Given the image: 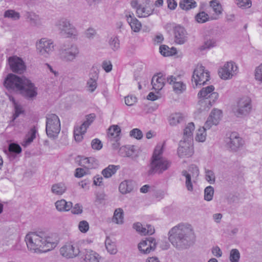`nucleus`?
I'll use <instances>...</instances> for the list:
<instances>
[{
  "instance_id": "f257e3e1",
  "label": "nucleus",
  "mask_w": 262,
  "mask_h": 262,
  "mask_svg": "<svg viewBox=\"0 0 262 262\" xmlns=\"http://www.w3.org/2000/svg\"><path fill=\"white\" fill-rule=\"evenodd\" d=\"M169 235L171 244L180 250L188 248L194 240V232L189 224H179L169 231Z\"/></svg>"
},
{
  "instance_id": "f03ea898",
  "label": "nucleus",
  "mask_w": 262,
  "mask_h": 262,
  "mask_svg": "<svg viewBox=\"0 0 262 262\" xmlns=\"http://www.w3.org/2000/svg\"><path fill=\"white\" fill-rule=\"evenodd\" d=\"M4 86L8 90L19 92L28 99H32L37 95V88L31 80L24 76L19 77L9 74L4 82Z\"/></svg>"
},
{
  "instance_id": "7ed1b4c3",
  "label": "nucleus",
  "mask_w": 262,
  "mask_h": 262,
  "mask_svg": "<svg viewBox=\"0 0 262 262\" xmlns=\"http://www.w3.org/2000/svg\"><path fill=\"white\" fill-rule=\"evenodd\" d=\"M28 248L34 252L45 253L55 248L57 241L50 236H45L42 232H30L25 237Z\"/></svg>"
},
{
  "instance_id": "20e7f679",
  "label": "nucleus",
  "mask_w": 262,
  "mask_h": 262,
  "mask_svg": "<svg viewBox=\"0 0 262 262\" xmlns=\"http://www.w3.org/2000/svg\"><path fill=\"white\" fill-rule=\"evenodd\" d=\"M163 145H157L150 160L149 169L147 171L148 176H152L155 174H161L170 167L171 161L163 157Z\"/></svg>"
},
{
  "instance_id": "39448f33",
  "label": "nucleus",
  "mask_w": 262,
  "mask_h": 262,
  "mask_svg": "<svg viewBox=\"0 0 262 262\" xmlns=\"http://www.w3.org/2000/svg\"><path fill=\"white\" fill-rule=\"evenodd\" d=\"M80 50L78 46L74 43L63 44L58 50V57L64 62L74 61L79 56Z\"/></svg>"
},
{
  "instance_id": "423d86ee",
  "label": "nucleus",
  "mask_w": 262,
  "mask_h": 262,
  "mask_svg": "<svg viewBox=\"0 0 262 262\" xmlns=\"http://www.w3.org/2000/svg\"><path fill=\"white\" fill-rule=\"evenodd\" d=\"M55 26L61 35L74 39L77 38L78 36V31L69 19L66 18H61L57 20Z\"/></svg>"
},
{
  "instance_id": "0eeeda50",
  "label": "nucleus",
  "mask_w": 262,
  "mask_h": 262,
  "mask_svg": "<svg viewBox=\"0 0 262 262\" xmlns=\"http://www.w3.org/2000/svg\"><path fill=\"white\" fill-rule=\"evenodd\" d=\"M252 107L251 98L247 96L239 98L233 108V112L237 117L241 118L248 115Z\"/></svg>"
},
{
  "instance_id": "6e6552de",
  "label": "nucleus",
  "mask_w": 262,
  "mask_h": 262,
  "mask_svg": "<svg viewBox=\"0 0 262 262\" xmlns=\"http://www.w3.org/2000/svg\"><path fill=\"white\" fill-rule=\"evenodd\" d=\"M46 131L50 138L56 139L60 131V122L58 117L54 114L46 116Z\"/></svg>"
},
{
  "instance_id": "1a4fd4ad",
  "label": "nucleus",
  "mask_w": 262,
  "mask_h": 262,
  "mask_svg": "<svg viewBox=\"0 0 262 262\" xmlns=\"http://www.w3.org/2000/svg\"><path fill=\"white\" fill-rule=\"evenodd\" d=\"M209 73L202 65L198 64L194 70L192 82L194 88L198 85H204L209 80Z\"/></svg>"
},
{
  "instance_id": "9d476101",
  "label": "nucleus",
  "mask_w": 262,
  "mask_h": 262,
  "mask_svg": "<svg viewBox=\"0 0 262 262\" xmlns=\"http://www.w3.org/2000/svg\"><path fill=\"white\" fill-rule=\"evenodd\" d=\"M225 142L228 149L233 152L239 150L244 144V141L236 132H232L228 135Z\"/></svg>"
},
{
  "instance_id": "9b49d317",
  "label": "nucleus",
  "mask_w": 262,
  "mask_h": 262,
  "mask_svg": "<svg viewBox=\"0 0 262 262\" xmlns=\"http://www.w3.org/2000/svg\"><path fill=\"white\" fill-rule=\"evenodd\" d=\"M36 46L37 53L44 57H48L54 50L53 41L46 38H41Z\"/></svg>"
},
{
  "instance_id": "f8f14e48",
  "label": "nucleus",
  "mask_w": 262,
  "mask_h": 262,
  "mask_svg": "<svg viewBox=\"0 0 262 262\" xmlns=\"http://www.w3.org/2000/svg\"><path fill=\"white\" fill-rule=\"evenodd\" d=\"M96 118L95 114H90L85 116V121L79 127H75L74 131L75 139L77 142H80L83 139V135L85 134L87 128L94 121Z\"/></svg>"
},
{
  "instance_id": "ddd939ff",
  "label": "nucleus",
  "mask_w": 262,
  "mask_h": 262,
  "mask_svg": "<svg viewBox=\"0 0 262 262\" xmlns=\"http://www.w3.org/2000/svg\"><path fill=\"white\" fill-rule=\"evenodd\" d=\"M237 70V67L232 61L227 62L224 66L219 70V76L224 80L231 79Z\"/></svg>"
},
{
  "instance_id": "4468645a",
  "label": "nucleus",
  "mask_w": 262,
  "mask_h": 262,
  "mask_svg": "<svg viewBox=\"0 0 262 262\" xmlns=\"http://www.w3.org/2000/svg\"><path fill=\"white\" fill-rule=\"evenodd\" d=\"M8 61L10 69L14 73L22 74L26 70L25 63L20 57L16 56H11L9 57Z\"/></svg>"
},
{
  "instance_id": "2eb2a0df",
  "label": "nucleus",
  "mask_w": 262,
  "mask_h": 262,
  "mask_svg": "<svg viewBox=\"0 0 262 262\" xmlns=\"http://www.w3.org/2000/svg\"><path fill=\"white\" fill-rule=\"evenodd\" d=\"M154 6L150 0H145L143 4L137 9L136 14L139 18H145L153 14Z\"/></svg>"
},
{
  "instance_id": "dca6fc26",
  "label": "nucleus",
  "mask_w": 262,
  "mask_h": 262,
  "mask_svg": "<svg viewBox=\"0 0 262 262\" xmlns=\"http://www.w3.org/2000/svg\"><path fill=\"white\" fill-rule=\"evenodd\" d=\"M210 98L200 99L197 104V108L199 113L208 111L214 102L218 99V93H213L210 95Z\"/></svg>"
},
{
  "instance_id": "f3484780",
  "label": "nucleus",
  "mask_w": 262,
  "mask_h": 262,
  "mask_svg": "<svg viewBox=\"0 0 262 262\" xmlns=\"http://www.w3.org/2000/svg\"><path fill=\"white\" fill-rule=\"evenodd\" d=\"M156 246V239L153 237H150L142 241L138 245V249L142 253L148 254L151 251L155 250Z\"/></svg>"
},
{
  "instance_id": "a211bd4d",
  "label": "nucleus",
  "mask_w": 262,
  "mask_h": 262,
  "mask_svg": "<svg viewBox=\"0 0 262 262\" xmlns=\"http://www.w3.org/2000/svg\"><path fill=\"white\" fill-rule=\"evenodd\" d=\"M89 79L86 82L88 91L93 93L97 88V80L99 77V70L93 67L89 74Z\"/></svg>"
},
{
  "instance_id": "6ab92c4d",
  "label": "nucleus",
  "mask_w": 262,
  "mask_h": 262,
  "mask_svg": "<svg viewBox=\"0 0 262 262\" xmlns=\"http://www.w3.org/2000/svg\"><path fill=\"white\" fill-rule=\"evenodd\" d=\"M80 252L77 246L70 244L62 246L60 249V254L68 258H72L77 256Z\"/></svg>"
},
{
  "instance_id": "aec40b11",
  "label": "nucleus",
  "mask_w": 262,
  "mask_h": 262,
  "mask_svg": "<svg viewBox=\"0 0 262 262\" xmlns=\"http://www.w3.org/2000/svg\"><path fill=\"white\" fill-rule=\"evenodd\" d=\"M125 16L132 30L136 33L139 32L141 29L142 24L135 17L134 13L131 11H126L125 13Z\"/></svg>"
},
{
  "instance_id": "412c9836",
  "label": "nucleus",
  "mask_w": 262,
  "mask_h": 262,
  "mask_svg": "<svg viewBox=\"0 0 262 262\" xmlns=\"http://www.w3.org/2000/svg\"><path fill=\"white\" fill-rule=\"evenodd\" d=\"M174 41L180 45L184 43L187 39V33L184 27L177 25L173 29Z\"/></svg>"
},
{
  "instance_id": "4be33fe9",
  "label": "nucleus",
  "mask_w": 262,
  "mask_h": 262,
  "mask_svg": "<svg viewBox=\"0 0 262 262\" xmlns=\"http://www.w3.org/2000/svg\"><path fill=\"white\" fill-rule=\"evenodd\" d=\"M190 145L191 141L186 140L185 139L183 141H180L179 147L178 148V154L179 157L191 156L192 151Z\"/></svg>"
},
{
  "instance_id": "5701e85b",
  "label": "nucleus",
  "mask_w": 262,
  "mask_h": 262,
  "mask_svg": "<svg viewBox=\"0 0 262 262\" xmlns=\"http://www.w3.org/2000/svg\"><path fill=\"white\" fill-rule=\"evenodd\" d=\"M79 165L84 167L85 169H90L96 168L98 166V161L93 157H79Z\"/></svg>"
},
{
  "instance_id": "b1692460",
  "label": "nucleus",
  "mask_w": 262,
  "mask_h": 262,
  "mask_svg": "<svg viewBox=\"0 0 262 262\" xmlns=\"http://www.w3.org/2000/svg\"><path fill=\"white\" fill-rule=\"evenodd\" d=\"M167 81L169 84H173V91L178 93H182L186 89V85L182 81H178V78L170 76L167 78Z\"/></svg>"
},
{
  "instance_id": "393cba45",
  "label": "nucleus",
  "mask_w": 262,
  "mask_h": 262,
  "mask_svg": "<svg viewBox=\"0 0 262 262\" xmlns=\"http://www.w3.org/2000/svg\"><path fill=\"white\" fill-rule=\"evenodd\" d=\"M24 17L26 21L32 26H39L41 24L40 17L33 12H25Z\"/></svg>"
},
{
  "instance_id": "a878e982",
  "label": "nucleus",
  "mask_w": 262,
  "mask_h": 262,
  "mask_svg": "<svg viewBox=\"0 0 262 262\" xmlns=\"http://www.w3.org/2000/svg\"><path fill=\"white\" fill-rule=\"evenodd\" d=\"M83 254L85 262H100L101 257L97 253L92 250L85 249Z\"/></svg>"
},
{
  "instance_id": "bb28decb",
  "label": "nucleus",
  "mask_w": 262,
  "mask_h": 262,
  "mask_svg": "<svg viewBox=\"0 0 262 262\" xmlns=\"http://www.w3.org/2000/svg\"><path fill=\"white\" fill-rule=\"evenodd\" d=\"M159 74L158 76L155 75L151 80V84L152 89L156 91L159 92L164 85L165 78L162 76H160Z\"/></svg>"
},
{
  "instance_id": "cd10ccee",
  "label": "nucleus",
  "mask_w": 262,
  "mask_h": 262,
  "mask_svg": "<svg viewBox=\"0 0 262 262\" xmlns=\"http://www.w3.org/2000/svg\"><path fill=\"white\" fill-rule=\"evenodd\" d=\"M55 205L56 208L59 211H68L73 206L72 202H67L64 199L56 201Z\"/></svg>"
},
{
  "instance_id": "c85d7f7f",
  "label": "nucleus",
  "mask_w": 262,
  "mask_h": 262,
  "mask_svg": "<svg viewBox=\"0 0 262 262\" xmlns=\"http://www.w3.org/2000/svg\"><path fill=\"white\" fill-rule=\"evenodd\" d=\"M134 184L132 181L125 180L122 182L119 187L120 192L122 194H126L132 191Z\"/></svg>"
},
{
  "instance_id": "c756f323",
  "label": "nucleus",
  "mask_w": 262,
  "mask_h": 262,
  "mask_svg": "<svg viewBox=\"0 0 262 262\" xmlns=\"http://www.w3.org/2000/svg\"><path fill=\"white\" fill-rule=\"evenodd\" d=\"M214 87L213 85H209L205 88H203L198 93V97L200 99L210 98V95L213 93H216L214 92Z\"/></svg>"
},
{
  "instance_id": "7c9ffc66",
  "label": "nucleus",
  "mask_w": 262,
  "mask_h": 262,
  "mask_svg": "<svg viewBox=\"0 0 262 262\" xmlns=\"http://www.w3.org/2000/svg\"><path fill=\"white\" fill-rule=\"evenodd\" d=\"M67 187L64 183H58L53 184L51 187V192L56 195H62L65 192Z\"/></svg>"
},
{
  "instance_id": "2f4dec72",
  "label": "nucleus",
  "mask_w": 262,
  "mask_h": 262,
  "mask_svg": "<svg viewBox=\"0 0 262 262\" xmlns=\"http://www.w3.org/2000/svg\"><path fill=\"white\" fill-rule=\"evenodd\" d=\"M119 168V166L110 165L102 171L101 173L104 178H109L114 174Z\"/></svg>"
},
{
  "instance_id": "473e14b6",
  "label": "nucleus",
  "mask_w": 262,
  "mask_h": 262,
  "mask_svg": "<svg viewBox=\"0 0 262 262\" xmlns=\"http://www.w3.org/2000/svg\"><path fill=\"white\" fill-rule=\"evenodd\" d=\"M196 5L194 0H182L179 3L180 7L186 11L195 8Z\"/></svg>"
},
{
  "instance_id": "72a5a7b5",
  "label": "nucleus",
  "mask_w": 262,
  "mask_h": 262,
  "mask_svg": "<svg viewBox=\"0 0 262 262\" xmlns=\"http://www.w3.org/2000/svg\"><path fill=\"white\" fill-rule=\"evenodd\" d=\"M121 129L118 125H114L108 129V137L110 139L120 138Z\"/></svg>"
},
{
  "instance_id": "f704fd0d",
  "label": "nucleus",
  "mask_w": 262,
  "mask_h": 262,
  "mask_svg": "<svg viewBox=\"0 0 262 262\" xmlns=\"http://www.w3.org/2000/svg\"><path fill=\"white\" fill-rule=\"evenodd\" d=\"M160 53L164 56H172L177 53L176 48L172 47L169 48L166 45H161L159 48Z\"/></svg>"
},
{
  "instance_id": "c9c22d12",
  "label": "nucleus",
  "mask_w": 262,
  "mask_h": 262,
  "mask_svg": "<svg viewBox=\"0 0 262 262\" xmlns=\"http://www.w3.org/2000/svg\"><path fill=\"white\" fill-rule=\"evenodd\" d=\"M194 125L193 123L190 122L188 124L184 130V140L191 141L192 140L191 136L194 130Z\"/></svg>"
},
{
  "instance_id": "e433bc0d",
  "label": "nucleus",
  "mask_w": 262,
  "mask_h": 262,
  "mask_svg": "<svg viewBox=\"0 0 262 262\" xmlns=\"http://www.w3.org/2000/svg\"><path fill=\"white\" fill-rule=\"evenodd\" d=\"M183 120L182 114L176 113L170 115L169 117V122L171 125L174 126L181 122Z\"/></svg>"
},
{
  "instance_id": "4c0bfd02",
  "label": "nucleus",
  "mask_w": 262,
  "mask_h": 262,
  "mask_svg": "<svg viewBox=\"0 0 262 262\" xmlns=\"http://www.w3.org/2000/svg\"><path fill=\"white\" fill-rule=\"evenodd\" d=\"M37 130L35 127L31 128L28 134L26 136L23 145L27 146L29 145L35 138Z\"/></svg>"
},
{
  "instance_id": "58836bf2",
  "label": "nucleus",
  "mask_w": 262,
  "mask_h": 262,
  "mask_svg": "<svg viewBox=\"0 0 262 262\" xmlns=\"http://www.w3.org/2000/svg\"><path fill=\"white\" fill-rule=\"evenodd\" d=\"M112 221L117 224H122L123 223V211L121 208L115 210Z\"/></svg>"
},
{
  "instance_id": "ea45409f",
  "label": "nucleus",
  "mask_w": 262,
  "mask_h": 262,
  "mask_svg": "<svg viewBox=\"0 0 262 262\" xmlns=\"http://www.w3.org/2000/svg\"><path fill=\"white\" fill-rule=\"evenodd\" d=\"M4 17L11 19L12 20H17L19 19L20 15L19 13L15 11L14 10L9 9L4 12Z\"/></svg>"
},
{
  "instance_id": "a19ab883",
  "label": "nucleus",
  "mask_w": 262,
  "mask_h": 262,
  "mask_svg": "<svg viewBox=\"0 0 262 262\" xmlns=\"http://www.w3.org/2000/svg\"><path fill=\"white\" fill-rule=\"evenodd\" d=\"M105 247L107 251L111 254H115L117 253V250L115 243L113 242L112 240L107 237L105 241Z\"/></svg>"
},
{
  "instance_id": "79ce46f5",
  "label": "nucleus",
  "mask_w": 262,
  "mask_h": 262,
  "mask_svg": "<svg viewBox=\"0 0 262 262\" xmlns=\"http://www.w3.org/2000/svg\"><path fill=\"white\" fill-rule=\"evenodd\" d=\"M108 44L110 48L114 51L118 50L120 48V40L117 36H112L109 40Z\"/></svg>"
},
{
  "instance_id": "37998d69",
  "label": "nucleus",
  "mask_w": 262,
  "mask_h": 262,
  "mask_svg": "<svg viewBox=\"0 0 262 262\" xmlns=\"http://www.w3.org/2000/svg\"><path fill=\"white\" fill-rule=\"evenodd\" d=\"M216 46V40L213 38L206 39L204 43L200 46V49L201 51L210 49Z\"/></svg>"
},
{
  "instance_id": "c03bdc74",
  "label": "nucleus",
  "mask_w": 262,
  "mask_h": 262,
  "mask_svg": "<svg viewBox=\"0 0 262 262\" xmlns=\"http://www.w3.org/2000/svg\"><path fill=\"white\" fill-rule=\"evenodd\" d=\"M209 117L213 119L214 123L218 124L222 117V111L220 110L214 109L211 111Z\"/></svg>"
},
{
  "instance_id": "a18cd8bd",
  "label": "nucleus",
  "mask_w": 262,
  "mask_h": 262,
  "mask_svg": "<svg viewBox=\"0 0 262 262\" xmlns=\"http://www.w3.org/2000/svg\"><path fill=\"white\" fill-rule=\"evenodd\" d=\"M195 19L198 23L203 24L208 21L209 17L208 14L204 11H201L195 15Z\"/></svg>"
},
{
  "instance_id": "49530a36",
  "label": "nucleus",
  "mask_w": 262,
  "mask_h": 262,
  "mask_svg": "<svg viewBox=\"0 0 262 262\" xmlns=\"http://www.w3.org/2000/svg\"><path fill=\"white\" fill-rule=\"evenodd\" d=\"M241 257L239 251L237 249H232L230 250L229 260L231 262H239Z\"/></svg>"
},
{
  "instance_id": "de8ad7c7",
  "label": "nucleus",
  "mask_w": 262,
  "mask_h": 262,
  "mask_svg": "<svg viewBox=\"0 0 262 262\" xmlns=\"http://www.w3.org/2000/svg\"><path fill=\"white\" fill-rule=\"evenodd\" d=\"M210 6L216 15L221 14L222 12V5L216 1L212 0L210 2Z\"/></svg>"
},
{
  "instance_id": "09e8293b",
  "label": "nucleus",
  "mask_w": 262,
  "mask_h": 262,
  "mask_svg": "<svg viewBox=\"0 0 262 262\" xmlns=\"http://www.w3.org/2000/svg\"><path fill=\"white\" fill-rule=\"evenodd\" d=\"M214 194V188L211 186L206 187L204 190V200L210 201L212 200Z\"/></svg>"
},
{
  "instance_id": "8fccbe9b",
  "label": "nucleus",
  "mask_w": 262,
  "mask_h": 262,
  "mask_svg": "<svg viewBox=\"0 0 262 262\" xmlns=\"http://www.w3.org/2000/svg\"><path fill=\"white\" fill-rule=\"evenodd\" d=\"M182 175L185 176L186 178V186L187 189L189 191H192L193 190V186L191 182V174L188 173L186 170H183L182 172Z\"/></svg>"
},
{
  "instance_id": "3c124183",
  "label": "nucleus",
  "mask_w": 262,
  "mask_h": 262,
  "mask_svg": "<svg viewBox=\"0 0 262 262\" xmlns=\"http://www.w3.org/2000/svg\"><path fill=\"white\" fill-rule=\"evenodd\" d=\"M205 179L210 184H214L215 181V177L213 171L205 169Z\"/></svg>"
},
{
  "instance_id": "603ef678",
  "label": "nucleus",
  "mask_w": 262,
  "mask_h": 262,
  "mask_svg": "<svg viewBox=\"0 0 262 262\" xmlns=\"http://www.w3.org/2000/svg\"><path fill=\"white\" fill-rule=\"evenodd\" d=\"M206 129L204 127L200 128L198 130L196 136L195 137V139L196 141L199 142H204L206 140Z\"/></svg>"
},
{
  "instance_id": "864d4df0",
  "label": "nucleus",
  "mask_w": 262,
  "mask_h": 262,
  "mask_svg": "<svg viewBox=\"0 0 262 262\" xmlns=\"http://www.w3.org/2000/svg\"><path fill=\"white\" fill-rule=\"evenodd\" d=\"M134 151L133 148H128L125 146H122L119 149V154L122 157H130L132 156Z\"/></svg>"
},
{
  "instance_id": "5fc2aeb1",
  "label": "nucleus",
  "mask_w": 262,
  "mask_h": 262,
  "mask_svg": "<svg viewBox=\"0 0 262 262\" xmlns=\"http://www.w3.org/2000/svg\"><path fill=\"white\" fill-rule=\"evenodd\" d=\"M254 76L256 80L262 83V63L255 68Z\"/></svg>"
},
{
  "instance_id": "6e6d98bb",
  "label": "nucleus",
  "mask_w": 262,
  "mask_h": 262,
  "mask_svg": "<svg viewBox=\"0 0 262 262\" xmlns=\"http://www.w3.org/2000/svg\"><path fill=\"white\" fill-rule=\"evenodd\" d=\"M90 171L88 169L83 168H77L75 170V176L76 178H81L84 175L90 174Z\"/></svg>"
},
{
  "instance_id": "4d7b16f0",
  "label": "nucleus",
  "mask_w": 262,
  "mask_h": 262,
  "mask_svg": "<svg viewBox=\"0 0 262 262\" xmlns=\"http://www.w3.org/2000/svg\"><path fill=\"white\" fill-rule=\"evenodd\" d=\"M235 3L239 7L242 8H249L251 6L250 0H235Z\"/></svg>"
},
{
  "instance_id": "13d9d810",
  "label": "nucleus",
  "mask_w": 262,
  "mask_h": 262,
  "mask_svg": "<svg viewBox=\"0 0 262 262\" xmlns=\"http://www.w3.org/2000/svg\"><path fill=\"white\" fill-rule=\"evenodd\" d=\"M129 135L138 140L141 139L143 137V134L142 131L138 128H134L130 133Z\"/></svg>"
},
{
  "instance_id": "bf43d9fd",
  "label": "nucleus",
  "mask_w": 262,
  "mask_h": 262,
  "mask_svg": "<svg viewBox=\"0 0 262 262\" xmlns=\"http://www.w3.org/2000/svg\"><path fill=\"white\" fill-rule=\"evenodd\" d=\"M78 228L82 233L86 232L89 229V224L86 221H82L79 223Z\"/></svg>"
},
{
  "instance_id": "052dcab7",
  "label": "nucleus",
  "mask_w": 262,
  "mask_h": 262,
  "mask_svg": "<svg viewBox=\"0 0 262 262\" xmlns=\"http://www.w3.org/2000/svg\"><path fill=\"white\" fill-rule=\"evenodd\" d=\"M9 150L10 152L19 154L21 151L20 146L15 143H11L9 145Z\"/></svg>"
},
{
  "instance_id": "680f3d73",
  "label": "nucleus",
  "mask_w": 262,
  "mask_h": 262,
  "mask_svg": "<svg viewBox=\"0 0 262 262\" xmlns=\"http://www.w3.org/2000/svg\"><path fill=\"white\" fill-rule=\"evenodd\" d=\"M91 146L93 149L98 150L102 148V143L99 139H94L91 142Z\"/></svg>"
},
{
  "instance_id": "e2e57ef3",
  "label": "nucleus",
  "mask_w": 262,
  "mask_h": 262,
  "mask_svg": "<svg viewBox=\"0 0 262 262\" xmlns=\"http://www.w3.org/2000/svg\"><path fill=\"white\" fill-rule=\"evenodd\" d=\"M125 103L128 106L133 105L137 101V98L134 96H127L125 97Z\"/></svg>"
},
{
  "instance_id": "0e129e2a",
  "label": "nucleus",
  "mask_w": 262,
  "mask_h": 262,
  "mask_svg": "<svg viewBox=\"0 0 262 262\" xmlns=\"http://www.w3.org/2000/svg\"><path fill=\"white\" fill-rule=\"evenodd\" d=\"M133 228L138 232L143 234H146V228L143 227L140 223H136L133 225Z\"/></svg>"
},
{
  "instance_id": "69168bd1",
  "label": "nucleus",
  "mask_w": 262,
  "mask_h": 262,
  "mask_svg": "<svg viewBox=\"0 0 262 262\" xmlns=\"http://www.w3.org/2000/svg\"><path fill=\"white\" fill-rule=\"evenodd\" d=\"M96 34V30L92 28H89L85 32V37L90 39H93Z\"/></svg>"
},
{
  "instance_id": "338daca9",
  "label": "nucleus",
  "mask_w": 262,
  "mask_h": 262,
  "mask_svg": "<svg viewBox=\"0 0 262 262\" xmlns=\"http://www.w3.org/2000/svg\"><path fill=\"white\" fill-rule=\"evenodd\" d=\"M93 184L95 186H101L103 185V178L100 175H96L93 178Z\"/></svg>"
},
{
  "instance_id": "774afa93",
  "label": "nucleus",
  "mask_w": 262,
  "mask_h": 262,
  "mask_svg": "<svg viewBox=\"0 0 262 262\" xmlns=\"http://www.w3.org/2000/svg\"><path fill=\"white\" fill-rule=\"evenodd\" d=\"M71 212L74 214H81L82 212V207L79 204H76L75 206L71 209Z\"/></svg>"
}]
</instances>
